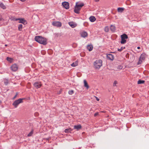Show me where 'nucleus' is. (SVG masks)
<instances>
[{
  "label": "nucleus",
  "mask_w": 149,
  "mask_h": 149,
  "mask_svg": "<svg viewBox=\"0 0 149 149\" xmlns=\"http://www.w3.org/2000/svg\"><path fill=\"white\" fill-rule=\"evenodd\" d=\"M35 40L37 42L44 45H45L47 43V39L40 36H36L35 38Z\"/></svg>",
  "instance_id": "1"
},
{
  "label": "nucleus",
  "mask_w": 149,
  "mask_h": 149,
  "mask_svg": "<svg viewBox=\"0 0 149 149\" xmlns=\"http://www.w3.org/2000/svg\"><path fill=\"white\" fill-rule=\"evenodd\" d=\"M102 61L100 59L96 60L94 62V65L95 68L99 69L102 66Z\"/></svg>",
  "instance_id": "2"
},
{
  "label": "nucleus",
  "mask_w": 149,
  "mask_h": 149,
  "mask_svg": "<svg viewBox=\"0 0 149 149\" xmlns=\"http://www.w3.org/2000/svg\"><path fill=\"white\" fill-rule=\"evenodd\" d=\"M84 5V4L83 3L78 5L76 4L74 10V13L77 14H79L80 13V10Z\"/></svg>",
  "instance_id": "3"
},
{
  "label": "nucleus",
  "mask_w": 149,
  "mask_h": 149,
  "mask_svg": "<svg viewBox=\"0 0 149 149\" xmlns=\"http://www.w3.org/2000/svg\"><path fill=\"white\" fill-rule=\"evenodd\" d=\"M24 99L19 98L14 101L12 104L15 108H17L20 103L23 102V100Z\"/></svg>",
  "instance_id": "4"
},
{
  "label": "nucleus",
  "mask_w": 149,
  "mask_h": 149,
  "mask_svg": "<svg viewBox=\"0 0 149 149\" xmlns=\"http://www.w3.org/2000/svg\"><path fill=\"white\" fill-rule=\"evenodd\" d=\"M127 36L125 34H123L121 36V41L120 43L122 44H124L126 42V39L128 38Z\"/></svg>",
  "instance_id": "5"
},
{
  "label": "nucleus",
  "mask_w": 149,
  "mask_h": 149,
  "mask_svg": "<svg viewBox=\"0 0 149 149\" xmlns=\"http://www.w3.org/2000/svg\"><path fill=\"white\" fill-rule=\"evenodd\" d=\"M15 20L16 21L19 20V23H22L24 24H27L26 21L24 18H18L15 19Z\"/></svg>",
  "instance_id": "6"
},
{
  "label": "nucleus",
  "mask_w": 149,
  "mask_h": 149,
  "mask_svg": "<svg viewBox=\"0 0 149 149\" xmlns=\"http://www.w3.org/2000/svg\"><path fill=\"white\" fill-rule=\"evenodd\" d=\"M11 70L14 72L16 71L18 69V67L16 64H14L12 65L11 66Z\"/></svg>",
  "instance_id": "7"
},
{
  "label": "nucleus",
  "mask_w": 149,
  "mask_h": 149,
  "mask_svg": "<svg viewBox=\"0 0 149 149\" xmlns=\"http://www.w3.org/2000/svg\"><path fill=\"white\" fill-rule=\"evenodd\" d=\"M62 5L65 9H68L69 8V3L67 2H64L62 3Z\"/></svg>",
  "instance_id": "8"
},
{
  "label": "nucleus",
  "mask_w": 149,
  "mask_h": 149,
  "mask_svg": "<svg viewBox=\"0 0 149 149\" xmlns=\"http://www.w3.org/2000/svg\"><path fill=\"white\" fill-rule=\"evenodd\" d=\"M52 24L54 26L59 27L62 26L61 22H54L52 23Z\"/></svg>",
  "instance_id": "9"
},
{
  "label": "nucleus",
  "mask_w": 149,
  "mask_h": 149,
  "mask_svg": "<svg viewBox=\"0 0 149 149\" xmlns=\"http://www.w3.org/2000/svg\"><path fill=\"white\" fill-rule=\"evenodd\" d=\"M34 86L37 88H40L42 86V84L40 82H36L33 84Z\"/></svg>",
  "instance_id": "10"
},
{
  "label": "nucleus",
  "mask_w": 149,
  "mask_h": 149,
  "mask_svg": "<svg viewBox=\"0 0 149 149\" xmlns=\"http://www.w3.org/2000/svg\"><path fill=\"white\" fill-rule=\"evenodd\" d=\"M107 58L110 60L113 61L114 59V56L111 54H108L107 55Z\"/></svg>",
  "instance_id": "11"
},
{
  "label": "nucleus",
  "mask_w": 149,
  "mask_h": 149,
  "mask_svg": "<svg viewBox=\"0 0 149 149\" xmlns=\"http://www.w3.org/2000/svg\"><path fill=\"white\" fill-rule=\"evenodd\" d=\"M70 26L72 28H74L77 26V24L74 22H71L68 23Z\"/></svg>",
  "instance_id": "12"
},
{
  "label": "nucleus",
  "mask_w": 149,
  "mask_h": 149,
  "mask_svg": "<svg viewBox=\"0 0 149 149\" xmlns=\"http://www.w3.org/2000/svg\"><path fill=\"white\" fill-rule=\"evenodd\" d=\"M81 36L82 37L85 38L88 36V33L86 32L83 31L81 33Z\"/></svg>",
  "instance_id": "13"
},
{
  "label": "nucleus",
  "mask_w": 149,
  "mask_h": 149,
  "mask_svg": "<svg viewBox=\"0 0 149 149\" xmlns=\"http://www.w3.org/2000/svg\"><path fill=\"white\" fill-rule=\"evenodd\" d=\"M81 128V126L80 125H75L74 126V129H76L77 130H79Z\"/></svg>",
  "instance_id": "14"
},
{
  "label": "nucleus",
  "mask_w": 149,
  "mask_h": 149,
  "mask_svg": "<svg viewBox=\"0 0 149 149\" xmlns=\"http://www.w3.org/2000/svg\"><path fill=\"white\" fill-rule=\"evenodd\" d=\"M110 30L111 31L114 32L116 30V27L115 26L111 25L110 26Z\"/></svg>",
  "instance_id": "15"
},
{
  "label": "nucleus",
  "mask_w": 149,
  "mask_h": 149,
  "mask_svg": "<svg viewBox=\"0 0 149 149\" xmlns=\"http://www.w3.org/2000/svg\"><path fill=\"white\" fill-rule=\"evenodd\" d=\"M89 20L91 22H93L96 20V18L94 16H92L89 17Z\"/></svg>",
  "instance_id": "16"
},
{
  "label": "nucleus",
  "mask_w": 149,
  "mask_h": 149,
  "mask_svg": "<svg viewBox=\"0 0 149 149\" xmlns=\"http://www.w3.org/2000/svg\"><path fill=\"white\" fill-rule=\"evenodd\" d=\"M87 48L89 51H91L93 50V47L92 45H88L87 46Z\"/></svg>",
  "instance_id": "17"
},
{
  "label": "nucleus",
  "mask_w": 149,
  "mask_h": 149,
  "mask_svg": "<svg viewBox=\"0 0 149 149\" xmlns=\"http://www.w3.org/2000/svg\"><path fill=\"white\" fill-rule=\"evenodd\" d=\"M145 58L146 55L145 54L143 53L141 55L139 59L143 61L144 60Z\"/></svg>",
  "instance_id": "18"
},
{
  "label": "nucleus",
  "mask_w": 149,
  "mask_h": 149,
  "mask_svg": "<svg viewBox=\"0 0 149 149\" xmlns=\"http://www.w3.org/2000/svg\"><path fill=\"white\" fill-rule=\"evenodd\" d=\"M72 130L71 128H69L68 129H65L64 130V132L66 133H70Z\"/></svg>",
  "instance_id": "19"
},
{
  "label": "nucleus",
  "mask_w": 149,
  "mask_h": 149,
  "mask_svg": "<svg viewBox=\"0 0 149 149\" xmlns=\"http://www.w3.org/2000/svg\"><path fill=\"white\" fill-rule=\"evenodd\" d=\"M78 65V61H76L74 62L73 63L71 64V66L72 67H75L77 66Z\"/></svg>",
  "instance_id": "20"
},
{
  "label": "nucleus",
  "mask_w": 149,
  "mask_h": 149,
  "mask_svg": "<svg viewBox=\"0 0 149 149\" xmlns=\"http://www.w3.org/2000/svg\"><path fill=\"white\" fill-rule=\"evenodd\" d=\"M84 86L86 87L87 89H88L89 88V86L88 84L87 81L85 80H84Z\"/></svg>",
  "instance_id": "21"
},
{
  "label": "nucleus",
  "mask_w": 149,
  "mask_h": 149,
  "mask_svg": "<svg viewBox=\"0 0 149 149\" xmlns=\"http://www.w3.org/2000/svg\"><path fill=\"white\" fill-rule=\"evenodd\" d=\"M3 81L4 83L6 85H7L9 83L8 80L6 79H3Z\"/></svg>",
  "instance_id": "22"
},
{
  "label": "nucleus",
  "mask_w": 149,
  "mask_h": 149,
  "mask_svg": "<svg viewBox=\"0 0 149 149\" xmlns=\"http://www.w3.org/2000/svg\"><path fill=\"white\" fill-rule=\"evenodd\" d=\"M6 59L7 61L10 62V63H11L13 62V59L9 57H7Z\"/></svg>",
  "instance_id": "23"
},
{
  "label": "nucleus",
  "mask_w": 149,
  "mask_h": 149,
  "mask_svg": "<svg viewBox=\"0 0 149 149\" xmlns=\"http://www.w3.org/2000/svg\"><path fill=\"white\" fill-rule=\"evenodd\" d=\"M124 8H118V11L119 12H122L124 10Z\"/></svg>",
  "instance_id": "24"
},
{
  "label": "nucleus",
  "mask_w": 149,
  "mask_h": 149,
  "mask_svg": "<svg viewBox=\"0 0 149 149\" xmlns=\"http://www.w3.org/2000/svg\"><path fill=\"white\" fill-rule=\"evenodd\" d=\"M23 28V25L22 24H19L18 26V30L21 31L22 30V28Z\"/></svg>",
  "instance_id": "25"
},
{
  "label": "nucleus",
  "mask_w": 149,
  "mask_h": 149,
  "mask_svg": "<svg viewBox=\"0 0 149 149\" xmlns=\"http://www.w3.org/2000/svg\"><path fill=\"white\" fill-rule=\"evenodd\" d=\"M0 7L3 9H5L6 8V6L3 3H1L0 4Z\"/></svg>",
  "instance_id": "26"
},
{
  "label": "nucleus",
  "mask_w": 149,
  "mask_h": 149,
  "mask_svg": "<svg viewBox=\"0 0 149 149\" xmlns=\"http://www.w3.org/2000/svg\"><path fill=\"white\" fill-rule=\"evenodd\" d=\"M145 81L143 80H139L138 81V84H143L144 82Z\"/></svg>",
  "instance_id": "27"
},
{
  "label": "nucleus",
  "mask_w": 149,
  "mask_h": 149,
  "mask_svg": "<svg viewBox=\"0 0 149 149\" xmlns=\"http://www.w3.org/2000/svg\"><path fill=\"white\" fill-rule=\"evenodd\" d=\"M33 133V131L32 130L30 133L27 135V136L29 137L31 136Z\"/></svg>",
  "instance_id": "28"
},
{
  "label": "nucleus",
  "mask_w": 149,
  "mask_h": 149,
  "mask_svg": "<svg viewBox=\"0 0 149 149\" xmlns=\"http://www.w3.org/2000/svg\"><path fill=\"white\" fill-rule=\"evenodd\" d=\"M104 31L106 32H108L109 31V27L108 26H106L105 27Z\"/></svg>",
  "instance_id": "29"
},
{
  "label": "nucleus",
  "mask_w": 149,
  "mask_h": 149,
  "mask_svg": "<svg viewBox=\"0 0 149 149\" xmlns=\"http://www.w3.org/2000/svg\"><path fill=\"white\" fill-rule=\"evenodd\" d=\"M125 47H122L120 49H118V51L119 52H121L123 49H125Z\"/></svg>",
  "instance_id": "30"
},
{
  "label": "nucleus",
  "mask_w": 149,
  "mask_h": 149,
  "mask_svg": "<svg viewBox=\"0 0 149 149\" xmlns=\"http://www.w3.org/2000/svg\"><path fill=\"white\" fill-rule=\"evenodd\" d=\"M68 93L70 95H72L74 93V91L72 90H70L69 91Z\"/></svg>",
  "instance_id": "31"
},
{
  "label": "nucleus",
  "mask_w": 149,
  "mask_h": 149,
  "mask_svg": "<svg viewBox=\"0 0 149 149\" xmlns=\"http://www.w3.org/2000/svg\"><path fill=\"white\" fill-rule=\"evenodd\" d=\"M118 82L116 81H115L113 83V86H116V85L117 84Z\"/></svg>",
  "instance_id": "32"
},
{
  "label": "nucleus",
  "mask_w": 149,
  "mask_h": 149,
  "mask_svg": "<svg viewBox=\"0 0 149 149\" xmlns=\"http://www.w3.org/2000/svg\"><path fill=\"white\" fill-rule=\"evenodd\" d=\"M142 62V60L139 59V60L137 63V64L139 65L141 64Z\"/></svg>",
  "instance_id": "33"
},
{
  "label": "nucleus",
  "mask_w": 149,
  "mask_h": 149,
  "mask_svg": "<svg viewBox=\"0 0 149 149\" xmlns=\"http://www.w3.org/2000/svg\"><path fill=\"white\" fill-rule=\"evenodd\" d=\"M39 115V114L38 112H36L34 113V116L36 117L38 116Z\"/></svg>",
  "instance_id": "34"
},
{
  "label": "nucleus",
  "mask_w": 149,
  "mask_h": 149,
  "mask_svg": "<svg viewBox=\"0 0 149 149\" xmlns=\"http://www.w3.org/2000/svg\"><path fill=\"white\" fill-rule=\"evenodd\" d=\"M98 114L99 113L98 112L94 114V116L96 117V116H97L98 115Z\"/></svg>",
  "instance_id": "35"
},
{
  "label": "nucleus",
  "mask_w": 149,
  "mask_h": 149,
  "mask_svg": "<svg viewBox=\"0 0 149 149\" xmlns=\"http://www.w3.org/2000/svg\"><path fill=\"white\" fill-rule=\"evenodd\" d=\"M17 95V93L14 96V97L13 98V99H14L16 97Z\"/></svg>",
  "instance_id": "36"
},
{
  "label": "nucleus",
  "mask_w": 149,
  "mask_h": 149,
  "mask_svg": "<svg viewBox=\"0 0 149 149\" xmlns=\"http://www.w3.org/2000/svg\"><path fill=\"white\" fill-rule=\"evenodd\" d=\"M3 19L1 16H0V21L2 20Z\"/></svg>",
  "instance_id": "37"
},
{
  "label": "nucleus",
  "mask_w": 149,
  "mask_h": 149,
  "mask_svg": "<svg viewBox=\"0 0 149 149\" xmlns=\"http://www.w3.org/2000/svg\"><path fill=\"white\" fill-rule=\"evenodd\" d=\"M95 98H96V100L97 101H99V100L100 99L99 98H98L97 97H95Z\"/></svg>",
  "instance_id": "38"
},
{
  "label": "nucleus",
  "mask_w": 149,
  "mask_h": 149,
  "mask_svg": "<svg viewBox=\"0 0 149 149\" xmlns=\"http://www.w3.org/2000/svg\"><path fill=\"white\" fill-rule=\"evenodd\" d=\"M20 1H21L22 2H24L26 0H20Z\"/></svg>",
  "instance_id": "39"
},
{
  "label": "nucleus",
  "mask_w": 149,
  "mask_h": 149,
  "mask_svg": "<svg viewBox=\"0 0 149 149\" xmlns=\"http://www.w3.org/2000/svg\"><path fill=\"white\" fill-rule=\"evenodd\" d=\"M140 47H137V48L138 49H140Z\"/></svg>",
  "instance_id": "40"
},
{
  "label": "nucleus",
  "mask_w": 149,
  "mask_h": 149,
  "mask_svg": "<svg viewBox=\"0 0 149 149\" xmlns=\"http://www.w3.org/2000/svg\"><path fill=\"white\" fill-rule=\"evenodd\" d=\"M99 1V0H96V2H98V1Z\"/></svg>",
  "instance_id": "41"
},
{
  "label": "nucleus",
  "mask_w": 149,
  "mask_h": 149,
  "mask_svg": "<svg viewBox=\"0 0 149 149\" xmlns=\"http://www.w3.org/2000/svg\"><path fill=\"white\" fill-rule=\"evenodd\" d=\"M5 45V46H7V45Z\"/></svg>",
  "instance_id": "42"
},
{
  "label": "nucleus",
  "mask_w": 149,
  "mask_h": 149,
  "mask_svg": "<svg viewBox=\"0 0 149 149\" xmlns=\"http://www.w3.org/2000/svg\"><path fill=\"white\" fill-rule=\"evenodd\" d=\"M1 102V101L0 100V103Z\"/></svg>",
  "instance_id": "43"
}]
</instances>
